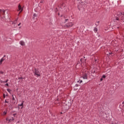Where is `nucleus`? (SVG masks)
<instances>
[{"label": "nucleus", "mask_w": 124, "mask_h": 124, "mask_svg": "<svg viewBox=\"0 0 124 124\" xmlns=\"http://www.w3.org/2000/svg\"><path fill=\"white\" fill-rule=\"evenodd\" d=\"M3 61H4V59L3 58H1L0 60V64H1V63H2V62H3Z\"/></svg>", "instance_id": "9b49d317"}, {"label": "nucleus", "mask_w": 124, "mask_h": 124, "mask_svg": "<svg viewBox=\"0 0 124 124\" xmlns=\"http://www.w3.org/2000/svg\"><path fill=\"white\" fill-rule=\"evenodd\" d=\"M103 78H102L100 79V81H103Z\"/></svg>", "instance_id": "5701e85b"}, {"label": "nucleus", "mask_w": 124, "mask_h": 124, "mask_svg": "<svg viewBox=\"0 0 124 124\" xmlns=\"http://www.w3.org/2000/svg\"><path fill=\"white\" fill-rule=\"evenodd\" d=\"M19 44H20L21 46H25V42L21 41L19 42Z\"/></svg>", "instance_id": "1a4fd4ad"}, {"label": "nucleus", "mask_w": 124, "mask_h": 124, "mask_svg": "<svg viewBox=\"0 0 124 124\" xmlns=\"http://www.w3.org/2000/svg\"><path fill=\"white\" fill-rule=\"evenodd\" d=\"M74 25V23L72 22H69L67 23L66 27H67V28H70V27H72V26H73Z\"/></svg>", "instance_id": "7ed1b4c3"}, {"label": "nucleus", "mask_w": 124, "mask_h": 124, "mask_svg": "<svg viewBox=\"0 0 124 124\" xmlns=\"http://www.w3.org/2000/svg\"><path fill=\"white\" fill-rule=\"evenodd\" d=\"M82 78L83 79H88V74H84L83 76H82Z\"/></svg>", "instance_id": "6e6552de"}, {"label": "nucleus", "mask_w": 124, "mask_h": 124, "mask_svg": "<svg viewBox=\"0 0 124 124\" xmlns=\"http://www.w3.org/2000/svg\"><path fill=\"white\" fill-rule=\"evenodd\" d=\"M7 91L8 93H11V90H10V89H7Z\"/></svg>", "instance_id": "ddd939ff"}, {"label": "nucleus", "mask_w": 124, "mask_h": 124, "mask_svg": "<svg viewBox=\"0 0 124 124\" xmlns=\"http://www.w3.org/2000/svg\"><path fill=\"white\" fill-rule=\"evenodd\" d=\"M102 78H103L104 79H105L106 78V75H103L102 77Z\"/></svg>", "instance_id": "2eb2a0df"}, {"label": "nucleus", "mask_w": 124, "mask_h": 124, "mask_svg": "<svg viewBox=\"0 0 124 124\" xmlns=\"http://www.w3.org/2000/svg\"><path fill=\"white\" fill-rule=\"evenodd\" d=\"M33 16V17H36L37 16V15H36V14H34Z\"/></svg>", "instance_id": "dca6fc26"}, {"label": "nucleus", "mask_w": 124, "mask_h": 124, "mask_svg": "<svg viewBox=\"0 0 124 124\" xmlns=\"http://www.w3.org/2000/svg\"><path fill=\"white\" fill-rule=\"evenodd\" d=\"M34 75L36 76V77H39L40 76V72L37 69H35V72H34Z\"/></svg>", "instance_id": "f257e3e1"}, {"label": "nucleus", "mask_w": 124, "mask_h": 124, "mask_svg": "<svg viewBox=\"0 0 124 124\" xmlns=\"http://www.w3.org/2000/svg\"><path fill=\"white\" fill-rule=\"evenodd\" d=\"M18 11H20L19 14H18V15L19 14H20V13H21V12H22V11H23V8H22V6H21V5L19 4L18 5Z\"/></svg>", "instance_id": "20e7f679"}, {"label": "nucleus", "mask_w": 124, "mask_h": 124, "mask_svg": "<svg viewBox=\"0 0 124 124\" xmlns=\"http://www.w3.org/2000/svg\"><path fill=\"white\" fill-rule=\"evenodd\" d=\"M84 60L83 61V59L81 58L80 59V61L81 62V64H83V63H84V65H87V64H86V59H85V57H84Z\"/></svg>", "instance_id": "39448f33"}, {"label": "nucleus", "mask_w": 124, "mask_h": 124, "mask_svg": "<svg viewBox=\"0 0 124 124\" xmlns=\"http://www.w3.org/2000/svg\"><path fill=\"white\" fill-rule=\"evenodd\" d=\"M116 20H117V21H119V19L118 17H116Z\"/></svg>", "instance_id": "412c9836"}, {"label": "nucleus", "mask_w": 124, "mask_h": 124, "mask_svg": "<svg viewBox=\"0 0 124 124\" xmlns=\"http://www.w3.org/2000/svg\"><path fill=\"white\" fill-rule=\"evenodd\" d=\"M97 23H99V21L97 22Z\"/></svg>", "instance_id": "c85d7f7f"}, {"label": "nucleus", "mask_w": 124, "mask_h": 124, "mask_svg": "<svg viewBox=\"0 0 124 124\" xmlns=\"http://www.w3.org/2000/svg\"><path fill=\"white\" fill-rule=\"evenodd\" d=\"M13 100H15V98L14 97V95H12Z\"/></svg>", "instance_id": "a211bd4d"}, {"label": "nucleus", "mask_w": 124, "mask_h": 124, "mask_svg": "<svg viewBox=\"0 0 124 124\" xmlns=\"http://www.w3.org/2000/svg\"><path fill=\"white\" fill-rule=\"evenodd\" d=\"M79 84H81V83H83V81L82 80H78V83H79Z\"/></svg>", "instance_id": "4468645a"}, {"label": "nucleus", "mask_w": 124, "mask_h": 124, "mask_svg": "<svg viewBox=\"0 0 124 124\" xmlns=\"http://www.w3.org/2000/svg\"><path fill=\"white\" fill-rule=\"evenodd\" d=\"M5 86H7L8 87V83H6V84H5Z\"/></svg>", "instance_id": "b1692460"}, {"label": "nucleus", "mask_w": 124, "mask_h": 124, "mask_svg": "<svg viewBox=\"0 0 124 124\" xmlns=\"http://www.w3.org/2000/svg\"><path fill=\"white\" fill-rule=\"evenodd\" d=\"M5 103H8V102L6 101V100H5Z\"/></svg>", "instance_id": "4be33fe9"}, {"label": "nucleus", "mask_w": 124, "mask_h": 124, "mask_svg": "<svg viewBox=\"0 0 124 124\" xmlns=\"http://www.w3.org/2000/svg\"><path fill=\"white\" fill-rule=\"evenodd\" d=\"M0 74H3V72L2 71H0Z\"/></svg>", "instance_id": "6ab92c4d"}, {"label": "nucleus", "mask_w": 124, "mask_h": 124, "mask_svg": "<svg viewBox=\"0 0 124 124\" xmlns=\"http://www.w3.org/2000/svg\"><path fill=\"white\" fill-rule=\"evenodd\" d=\"M20 25H21V23H19L18 24V26H20Z\"/></svg>", "instance_id": "393cba45"}, {"label": "nucleus", "mask_w": 124, "mask_h": 124, "mask_svg": "<svg viewBox=\"0 0 124 124\" xmlns=\"http://www.w3.org/2000/svg\"><path fill=\"white\" fill-rule=\"evenodd\" d=\"M0 12H1V10H0Z\"/></svg>", "instance_id": "cd10ccee"}, {"label": "nucleus", "mask_w": 124, "mask_h": 124, "mask_svg": "<svg viewBox=\"0 0 124 124\" xmlns=\"http://www.w3.org/2000/svg\"><path fill=\"white\" fill-rule=\"evenodd\" d=\"M16 114H14L13 116H16Z\"/></svg>", "instance_id": "a878e982"}, {"label": "nucleus", "mask_w": 124, "mask_h": 124, "mask_svg": "<svg viewBox=\"0 0 124 124\" xmlns=\"http://www.w3.org/2000/svg\"><path fill=\"white\" fill-rule=\"evenodd\" d=\"M24 105V101L22 102L20 105H18V106H22L21 109L23 108V106Z\"/></svg>", "instance_id": "9d476101"}, {"label": "nucleus", "mask_w": 124, "mask_h": 124, "mask_svg": "<svg viewBox=\"0 0 124 124\" xmlns=\"http://www.w3.org/2000/svg\"><path fill=\"white\" fill-rule=\"evenodd\" d=\"M3 96L4 98H5V94H3Z\"/></svg>", "instance_id": "aec40b11"}, {"label": "nucleus", "mask_w": 124, "mask_h": 124, "mask_svg": "<svg viewBox=\"0 0 124 124\" xmlns=\"http://www.w3.org/2000/svg\"><path fill=\"white\" fill-rule=\"evenodd\" d=\"M6 120L7 123L9 124L10 122H12V121L14 120V118L13 117H11V118H7Z\"/></svg>", "instance_id": "f03ea898"}, {"label": "nucleus", "mask_w": 124, "mask_h": 124, "mask_svg": "<svg viewBox=\"0 0 124 124\" xmlns=\"http://www.w3.org/2000/svg\"><path fill=\"white\" fill-rule=\"evenodd\" d=\"M65 22H66V21H67V19H65Z\"/></svg>", "instance_id": "bb28decb"}, {"label": "nucleus", "mask_w": 124, "mask_h": 124, "mask_svg": "<svg viewBox=\"0 0 124 124\" xmlns=\"http://www.w3.org/2000/svg\"><path fill=\"white\" fill-rule=\"evenodd\" d=\"M95 71H94V72H93V73H94Z\"/></svg>", "instance_id": "c756f323"}, {"label": "nucleus", "mask_w": 124, "mask_h": 124, "mask_svg": "<svg viewBox=\"0 0 124 124\" xmlns=\"http://www.w3.org/2000/svg\"><path fill=\"white\" fill-rule=\"evenodd\" d=\"M7 114V108H6L1 114L2 116H6Z\"/></svg>", "instance_id": "0eeeda50"}, {"label": "nucleus", "mask_w": 124, "mask_h": 124, "mask_svg": "<svg viewBox=\"0 0 124 124\" xmlns=\"http://www.w3.org/2000/svg\"><path fill=\"white\" fill-rule=\"evenodd\" d=\"M120 15H121V20L124 22V13H120Z\"/></svg>", "instance_id": "423d86ee"}, {"label": "nucleus", "mask_w": 124, "mask_h": 124, "mask_svg": "<svg viewBox=\"0 0 124 124\" xmlns=\"http://www.w3.org/2000/svg\"><path fill=\"white\" fill-rule=\"evenodd\" d=\"M93 31H94V32H96L98 31L97 28H94V29H93Z\"/></svg>", "instance_id": "f8f14e48"}, {"label": "nucleus", "mask_w": 124, "mask_h": 124, "mask_svg": "<svg viewBox=\"0 0 124 124\" xmlns=\"http://www.w3.org/2000/svg\"><path fill=\"white\" fill-rule=\"evenodd\" d=\"M8 82V79H7L6 81L3 82V83H7Z\"/></svg>", "instance_id": "f3484780"}]
</instances>
